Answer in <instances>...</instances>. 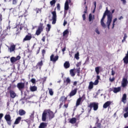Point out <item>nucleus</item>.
<instances>
[{"label":"nucleus","instance_id":"nucleus-49","mask_svg":"<svg viewBox=\"0 0 128 128\" xmlns=\"http://www.w3.org/2000/svg\"><path fill=\"white\" fill-rule=\"evenodd\" d=\"M63 108H68V103L64 104Z\"/></svg>","mask_w":128,"mask_h":128},{"label":"nucleus","instance_id":"nucleus-1","mask_svg":"<svg viewBox=\"0 0 128 128\" xmlns=\"http://www.w3.org/2000/svg\"><path fill=\"white\" fill-rule=\"evenodd\" d=\"M48 116L50 120H52L54 118V114L50 110H45L43 112L42 116V122H46V118Z\"/></svg>","mask_w":128,"mask_h":128},{"label":"nucleus","instance_id":"nucleus-6","mask_svg":"<svg viewBox=\"0 0 128 128\" xmlns=\"http://www.w3.org/2000/svg\"><path fill=\"white\" fill-rule=\"evenodd\" d=\"M44 24L42 23H40V25L38 26V28H37L35 34L36 36H40L42 32H44Z\"/></svg>","mask_w":128,"mask_h":128},{"label":"nucleus","instance_id":"nucleus-53","mask_svg":"<svg viewBox=\"0 0 128 128\" xmlns=\"http://www.w3.org/2000/svg\"><path fill=\"white\" fill-rule=\"evenodd\" d=\"M84 14H86V12H88V6H86V8L84 9Z\"/></svg>","mask_w":128,"mask_h":128},{"label":"nucleus","instance_id":"nucleus-42","mask_svg":"<svg viewBox=\"0 0 128 128\" xmlns=\"http://www.w3.org/2000/svg\"><path fill=\"white\" fill-rule=\"evenodd\" d=\"M126 38H128V36H126V34H124L123 40H122V42H124L126 41Z\"/></svg>","mask_w":128,"mask_h":128},{"label":"nucleus","instance_id":"nucleus-31","mask_svg":"<svg viewBox=\"0 0 128 128\" xmlns=\"http://www.w3.org/2000/svg\"><path fill=\"white\" fill-rule=\"evenodd\" d=\"M80 102H82V98H78L76 102V104L75 107L76 108V106H78L80 104Z\"/></svg>","mask_w":128,"mask_h":128},{"label":"nucleus","instance_id":"nucleus-9","mask_svg":"<svg viewBox=\"0 0 128 128\" xmlns=\"http://www.w3.org/2000/svg\"><path fill=\"white\" fill-rule=\"evenodd\" d=\"M20 60V56H18L16 57L12 56L10 58V62L12 64H14L18 60Z\"/></svg>","mask_w":128,"mask_h":128},{"label":"nucleus","instance_id":"nucleus-32","mask_svg":"<svg viewBox=\"0 0 128 128\" xmlns=\"http://www.w3.org/2000/svg\"><path fill=\"white\" fill-rule=\"evenodd\" d=\"M94 84L92 82H90L88 87V90H92L94 88Z\"/></svg>","mask_w":128,"mask_h":128},{"label":"nucleus","instance_id":"nucleus-17","mask_svg":"<svg viewBox=\"0 0 128 128\" xmlns=\"http://www.w3.org/2000/svg\"><path fill=\"white\" fill-rule=\"evenodd\" d=\"M32 38V34L29 35H26L25 38L23 40V42H26V40H30Z\"/></svg>","mask_w":128,"mask_h":128},{"label":"nucleus","instance_id":"nucleus-62","mask_svg":"<svg viewBox=\"0 0 128 128\" xmlns=\"http://www.w3.org/2000/svg\"><path fill=\"white\" fill-rule=\"evenodd\" d=\"M40 47H39L38 50L36 51V54H40Z\"/></svg>","mask_w":128,"mask_h":128},{"label":"nucleus","instance_id":"nucleus-58","mask_svg":"<svg viewBox=\"0 0 128 128\" xmlns=\"http://www.w3.org/2000/svg\"><path fill=\"white\" fill-rule=\"evenodd\" d=\"M82 18H83V20H84L86 18V14H83L82 16Z\"/></svg>","mask_w":128,"mask_h":128},{"label":"nucleus","instance_id":"nucleus-63","mask_svg":"<svg viewBox=\"0 0 128 128\" xmlns=\"http://www.w3.org/2000/svg\"><path fill=\"white\" fill-rule=\"evenodd\" d=\"M62 104H64L62 102H61L60 105H59V108H62Z\"/></svg>","mask_w":128,"mask_h":128},{"label":"nucleus","instance_id":"nucleus-15","mask_svg":"<svg viewBox=\"0 0 128 128\" xmlns=\"http://www.w3.org/2000/svg\"><path fill=\"white\" fill-rule=\"evenodd\" d=\"M122 88H126L128 84V78H124L122 80Z\"/></svg>","mask_w":128,"mask_h":128},{"label":"nucleus","instance_id":"nucleus-19","mask_svg":"<svg viewBox=\"0 0 128 128\" xmlns=\"http://www.w3.org/2000/svg\"><path fill=\"white\" fill-rule=\"evenodd\" d=\"M112 104V102L110 101H107L106 102H105L103 105V108H108Z\"/></svg>","mask_w":128,"mask_h":128},{"label":"nucleus","instance_id":"nucleus-33","mask_svg":"<svg viewBox=\"0 0 128 128\" xmlns=\"http://www.w3.org/2000/svg\"><path fill=\"white\" fill-rule=\"evenodd\" d=\"M100 66H97V67L95 68V72H96V74H100Z\"/></svg>","mask_w":128,"mask_h":128},{"label":"nucleus","instance_id":"nucleus-8","mask_svg":"<svg viewBox=\"0 0 128 128\" xmlns=\"http://www.w3.org/2000/svg\"><path fill=\"white\" fill-rule=\"evenodd\" d=\"M4 119L6 122H7V124L8 126H10L12 124V117L10 114H6L5 115Z\"/></svg>","mask_w":128,"mask_h":128},{"label":"nucleus","instance_id":"nucleus-40","mask_svg":"<svg viewBox=\"0 0 128 128\" xmlns=\"http://www.w3.org/2000/svg\"><path fill=\"white\" fill-rule=\"evenodd\" d=\"M36 12V14H39L40 12H42V8H36V10H35Z\"/></svg>","mask_w":128,"mask_h":128},{"label":"nucleus","instance_id":"nucleus-57","mask_svg":"<svg viewBox=\"0 0 128 128\" xmlns=\"http://www.w3.org/2000/svg\"><path fill=\"white\" fill-rule=\"evenodd\" d=\"M42 40L44 42H46V36H44L42 39Z\"/></svg>","mask_w":128,"mask_h":128},{"label":"nucleus","instance_id":"nucleus-27","mask_svg":"<svg viewBox=\"0 0 128 128\" xmlns=\"http://www.w3.org/2000/svg\"><path fill=\"white\" fill-rule=\"evenodd\" d=\"M26 114V111L24 110H20L18 111V114H20V116H24V114Z\"/></svg>","mask_w":128,"mask_h":128},{"label":"nucleus","instance_id":"nucleus-36","mask_svg":"<svg viewBox=\"0 0 128 128\" xmlns=\"http://www.w3.org/2000/svg\"><path fill=\"white\" fill-rule=\"evenodd\" d=\"M66 86H68V84H70V79L68 78H67L66 80Z\"/></svg>","mask_w":128,"mask_h":128},{"label":"nucleus","instance_id":"nucleus-50","mask_svg":"<svg viewBox=\"0 0 128 128\" xmlns=\"http://www.w3.org/2000/svg\"><path fill=\"white\" fill-rule=\"evenodd\" d=\"M121 2H122V4L126 6V0H121Z\"/></svg>","mask_w":128,"mask_h":128},{"label":"nucleus","instance_id":"nucleus-52","mask_svg":"<svg viewBox=\"0 0 128 128\" xmlns=\"http://www.w3.org/2000/svg\"><path fill=\"white\" fill-rule=\"evenodd\" d=\"M31 82L32 84H36V79L32 78L31 79Z\"/></svg>","mask_w":128,"mask_h":128},{"label":"nucleus","instance_id":"nucleus-44","mask_svg":"<svg viewBox=\"0 0 128 128\" xmlns=\"http://www.w3.org/2000/svg\"><path fill=\"white\" fill-rule=\"evenodd\" d=\"M118 20V18H115L114 20H113V23H112V28H114V23L116 22V21Z\"/></svg>","mask_w":128,"mask_h":128},{"label":"nucleus","instance_id":"nucleus-12","mask_svg":"<svg viewBox=\"0 0 128 128\" xmlns=\"http://www.w3.org/2000/svg\"><path fill=\"white\" fill-rule=\"evenodd\" d=\"M106 15L104 14L102 18L100 20V24L102 28H106V24H104V18H106Z\"/></svg>","mask_w":128,"mask_h":128},{"label":"nucleus","instance_id":"nucleus-41","mask_svg":"<svg viewBox=\"0 0 128 128\" xmlns=\"http://www.w3.org/2000/svg\"><path fill=\"white\" fill-rule=\"evenodd\" d=\"M48 90H49V94H50V96H54V91H52V89L48 88Z\"/></svg>","mask_w":128,"mask_h":128},{"label":"nucleus","instance_id":"nucleus-13","mask_svg":"<svg viewBox=\"0 0 128 128\" xmlns=\"http://www.w3.org/2000/svg\"><path fill=\"white\" fill-rule=\"evenodd\" d=\"M76 92H78L77 88H75L74 90H72L69 94V97L72 98V96H76Z\"/></svg>","mask_w":128,"mask_h":128},{"label":"nucleus","instance_id":"nucleus-22","mask_svg":"<svg viewBox=\"0 0 128 128\" xmlns=\"http://www.w3.org/2000/svg\"><path fill=\"white\" fill-rule=\"evenodd\" d=\"M22 120V117L18 116V117L14 122V124H18L20 122V121Z\"/></svg>","mask_w":128,"mask_h":128},{"label":"nucleus","instance_id":"nucleus-56","mask_svg":"<svg viewBox=\"0 0 128 128\" xmlns=\"http://www.w3.org/2000/svg\"><path fill=\"white\" fill-rule=\"evenodd\" d=\"M69 96H67L66 97L64 96V102H66V100H68V97Z\"/></svg>","mask_w":128,"mask_h":128},{"label":"nucleus","instance_id":"nucleus-61","mask_svg":"<svg viewBox=\"0 0 128 128\" xmlns=\"http://www.w3.org/2000/svg\"><path fill=\"white\" fill-rule=\"evenodd\" d=\"M66 24H68V22L66 21V20H64L63 25L64 26H66Z\"/></svg>","mask_w":128,"mask_h":128},{"label":"nucleus","instance_id":"nucleus-47","mask_svg":"<svg viewBox=\"0 0 128 128\" xmlns=\"http://www.w3.org/2000/svg\"><path fill=\"white\" fill-rule=\"evenodd\" d=\"M79 98H81V100H86V95L84 94L82 97H80Z\"/></svg>","mask_w":128,"mask_h":128},{"label":"nucleus","instance_id":"nucleus-35","mask_svg":"<svg viewBox=\"0 0 128 128\" xmlns=\"http://www.w3.org/2000/svg\"><path fill=\"white\" fill-rule=\"evenodd\" d=\"M124 62L125 64H128V58L125 57L123 58Z\"/></svg>","mask_w":128,"mask_h":128},{"label":"nucleus","instance_id":"nucleus-14","mask_svg":"<svg viewBox=\"0 0 128 128\" xmlns=\"http://www.w3.org/2000/svg\"><path fill=\"white\" fill-rule=\"evenodd\" d=\"M17 88L19 90H22L24 88H25L24 83L23 82H19L17 84Z\"/></svg>","mask_w":128,"mask_h":128},{"label":"nucleus","instance_id":"nucleus-38","mask_svg":"<svg viewBox=\"0 0 128 128\" xmlns=\"http://www.w3.org/2000/svg\"><path fill=\"white\" fill-rule=\"evenodd\" d=\"M51 28L52 27L50 26V24H47V28H46V30L48 32H50V30Z\"/></svg>","mask_w":128,"mask_h":128},{"label":"nucleus","instance_id":"nucleus-37","mask_svg":"<svg viewBox=\"0 0 128 128\" xmlns=\"http://www.w3.org/2000/svg\"><path fill=\"white\" fill-rule=\"evenodd\" d=\"M74 58H76V60H80V53L78 52L75 54Z\"/></svg>","mask_w":128,"mask_h":128},{"label":"nucleus","instance_id":"nucleus-59","mask_svg":"<svg viewBox=\"0 0 128 128\" xmlns=\"http://www.w3.org/2000/svg\"><path fill=\"white\" fill-rule=\"evenodd\" d=\"M4 117V114L2 113L0 114V120H2Z\"/></svg>","mask_w":128,"mask_h":128},{"label":"nucleus","instance_id":"nucleus-28","mask_svg":"<svg viewBox=\"0 0 128 128\" xmlns=\"http://www.w3.org/2000/svg\"><path fill=\"white\" fill-rule=\"evenodd\" d=\"M30 92H36V90H38V87L36 86H30Z\"/></svg>","mask_w":128,"mask_h":128},{"label":"nucleus","instance_id":"nucleus-5","mask_svg":"<svg viewBox=\"0 0 128 128\" xmlns=\"http://www.w3.org/2000/svg\"><path fill=\"white\" fill-rule=\"evenodd\" d=\"M88 108H90L89 112H90L92 110V108L94 110H98V103L94 102H91L88 105Z\"/></svg>","mask_w":128,"mask_h":128},{"label":"nucleus","instance_id":"nucleus-21","mask_svg":"<svg viewBox=\"0 0 128 128\" xmlns=\"http://www.w3.org/2000/svg\"><path fill=\"white\" fill-rule=\"evenodd\" d=\"M48 126V124L42 122L40 124L38 128H46Z\"/></svg>","mask_w":128,"mask_h":128},{"label":"nucleus","instance_id":"nucleus-64","mask_svg":"<svg viewBox=\"0 0 128 128\" xmlns=\"http://www.w3.org/2000/svg\"><path fill=\"white\" fill-rule=\"evenodd\" d=\"M96 80H100V76L98 75H97Z\"/></svg>","mask_w":128,"mask_h":128},{"label":"nucleus","instance_id":"nucleus-26","mask_svg":"<svg viewBox=\"0 0 128 128\" xmlns=\"http://www.w3.org/2000/svg\"><path fill=\"white\" fill-rule=\"evenodd\" d=\"M120 90H121L120 87L114 88L113 90V92H114V94H116L120 92Z\"/></svg>","mask_w":128,"mask_h":128},{"label":"nucleus","instance_id":"nucleus-43","mask_svg":"<svg viewBox=\"0 0 128 128\" xmlns=\"http://www.w3.org/2000/svg\"><path fill=\"white\" fill-rule=\"evenodd\" d=\"M60 102H64V96H62L60 98Z\"/></svg>","mask_w":128,"mask_h":128},{"label":"nucleus","instance_id":"nucleus-24","mask_svg":"<svg viewBox=\"0 0 128 128\" xmlns=\"http://www.w3.org/2000/svg\"><path fill=\"white\" fill-rule=\"evenodd\" d=\"M64 68H68L70 66V62L66 61L64 64Z\"/></svg>","mask_w":128,"mask_h":128},{"label":"nucleus","instance_id":"nucleus-18","mask_svg":"<svg viewBox=\"0 0 128 128\" xmlns=\"http://www.w3.org/2000/svg\"><path fill=\"white\" fill-rule=\"evenodd\" d=\"M70 8V6H68V2L66 1L64 4V15L66 14L67 12H66V10H68Z\"/></svg>","mask_w":128,"mask_h":128},{"label":"nucleus","instance_id":"nucleus-45","mask_svg":"<svg viewBox=\"0 0 128 128\" xmlns=\"http://www.w3.org/2000/svg\"><path fill=\"white\" fill-rule=\"evenodd\" d=\"M98 82L99 81L98 80H96L93 84L94 86H98Z\"/></svg>","mask_w":128,"mask_h":128},{"label":"nucleus","instance_id":"nucleus-34","mask_svg":"<svg viewBox=\"0 0 128 128\" xmlns=\"http://www.w3.org/2000/svg\"><path fill=\"white\" fill-rule=\"evenodd\" d=\"M56 0H52L50 2V5L51 6H56Z\"/></svg>","mask_w":128,"mask_h":128},{"label":"nucleus","instance_id":"nucleus-11","mask_svg":"<svg viewBox=\"0 0 128 128\" xmlns=\"http://www.w3.org/2000/svg\"><path fill=\"white\" fill-rule=\"evenodd\" d=\"M58 60V56H54V54H52L50 56V62H56Z\"/></svg>","mask_w":128,"mask_h":128},{"label":"nucleus","instance_id":"nucleus-25","mask_svg":"<svg viewBox=\"0 0 128 128\" xmlns=\"http://www.w3.org/2000/svg\"><path fill=\"white\" fill-rule=\"evenodd\" d=\"M69 122L70 124H76V118H72L70 120Z\"/></svg>","mask_w":128,"mask_h":128},{"label":"nucleus","instance_id":"nucleus-46","mask_svg":"<svg viewBox=\"0 0 128 128\" xmlns=\"http://www.w3.org/2000/svg\"><path fill=\"white\" fill-rule=\"evenodd\" d=\"M20 34V29L18 28L16 30V36H18V34Z\"/></svg>","mask_w":128,"mask_h":128},{"label":"nucleus","instance_id":"nucleus-51","mask_svg":"<svg viewBox=\"0 0 128 128\" xmlns=\"http://www.w3.org/2000/svg\"><path fill=\"white\" fill-rule=\"evenodd\" d=\"M96 32L98 34H100V31L98 30V28H96L95 30Z\"/></svg>","mask_w":128,"mask_h":128},{"label":"nucleus","instance_id":"nucleus-48","mask_svg":"<svg viewBox=\"0 0 128 128\" xmlns=\"http://www.w3.org/2000/svg\"><path fill=\"white\" fill-rule=\"evenodd\" d=\"M114 80H116V78H114V77H113L112 78H109V80L110 82H114Z\"/></svg>","mask_w":128,"mask_h":128},{"label":"nucleus","instance_id":"nucleus-55","mask_svg":"<svg viewBox=\"0 0 128 128\" xmlns=\"http://www.w3.org/2000/svg\"><path fill=\"white\" fill-rule=\"evenodd\" d=\"M66 47L64 46V47L62 50L63 54H64V52H66Z\"/></svg>","mask_w":128,"mask_h":128},{"label":"nucleus","instance_id":"nucleus-7","mask_svg":"<svg viewBox=\"0 0 128 128\" xmlns=\"http://www.w3.org/2000/svg\"><path fill=\"white\" fill-rule=\"evenodd\" d=\"M8 90L9 92L10 96L12 98H14L16 96V92H14V90H12V86H10L8 87Z\"/></svg>","mask_w":128,"mask_h":128},{"label":"nucleus","instance_id":"nucleus-4","mask_svg":"<svg viewBox=\"0 0 128 128\" xmlns=\"http://www.w3.org/2000/svg\"><path fill=\"white\" fill-rule=\"evenodd\" d=\"M80 64L78 63L76 64V68H74V69H71L70 70V74L71 76H76V72H74V70H76V72H77V76H80Z\"/></svg>","mask_w":128,"mask_h":128},{"label":"nucleus","instance_id":"nucleus-20","mask_svg":"<svg viewBox=\"0 0 128 128\" xmlns=\"http://www.w3.org/2000/svg\"><path fill=\"white\" fill-rule=\"evenodd\" d=\"M68 34H70V32L68 31V29H66L62 33L63 37L68 38Z\"/></svg>","mask_w":128,"mask_h":128},{"label":"nucleus","instance_id":"nucleus-54","mask_svg":"<svg viewBox=\"0 0 128 128\" xmlns=\"http://www.w3.org/2000/svg\"><path fill=\"white\" fill-rule=\"evenodd\" d=\"M111 72L112 76H114V74H116V72L114 70V69H112Z\"/></svg>","mask_w":128,"mask_h":128},{"label":"nucleus","instance_id":"nucleus-39","mask_svg":"<svg viewBox=\"0 0 128 128\" xmlns=\"http://www.w3.org/2000/svg\"><path fill=\"white\" fill-rule=\"evenodd\" d=\"M96 128H102V123H96L95 124Z\"/></svg>","mask_w":128,"mask_h":128},{"label":"nucleus","instance_id":"nucleus-2","mask_svg":"<svg viewBox=\"0 0 128 128\" xmlns=\"http://www.w3.org/2000/svg\"><path fill=\"white\" fill-rule=\"evenodd\" d=\"M56 8H55L54 9V11L52 12V24H56V11L57 10L60 11V3L57 4H56Z\"/></svg>","mask_w":128,"mask_h":128},{"label":"nucleus","instance_id":"nucleus-10","mask_svg":"<svg viewBox=\"0 0 128 128\" xmlns=\"http://www.w3.org/2000/svg\"><path fill=\"white\" fill-rule=\"evenodd\" d=\"M42 66H44V62L42 61V60L41 61L38 62L36 66H34V68H36V70H42Z\"/></svg>","mask_w":128,"mask_h":128},{"label":"nucleus","instance_id":"nucleus-3","mask_svg":"<svg viewBox=\"0 0 128 128\" xmlns=\"http://www.w3.org/2000/svg\"><path fill=\"white\" fill-rule=\"evenodd\" d=\"M104 14L108 16L106 24L108 26V28L110 30V24H112V15L110 14V11L108 10V8H106V10L104 12Z\"/></svg>","mask_w":128,"mask_h":128},{"label":"nucleus","instance_id":"nucleus-30","mask_svg":"<svg viewBox=\"0 0 128 128\" xmlns=\"http://www.w3.org/2000/svg\"><path fill=\"white\" fill-rule=\"evenodd\" d=\"M94 20V15L92 14H89L88 16V20L89 22H92Z\"/></svg>","mask_w":128,"mask_h":128},{"label":"nucleus","instance_id":"nucleus-16","mask_svg":"<svg viewBox=\"0 0 128 128\" xmlns=\"http://www.w3.org/2000/svg\"><path fill=\"white\" fill-rule=\"evenodd\" d=\"M123 112H125L124 114V118H128V106H126L123 109Z\"/></svg>","mask_w":128,"mask_h":128},{"label":"nucleus","instance_id":"nucleus-29","mask_svg":"<svg viewBox=\"0 0 128 128\" xmlns=\"http://www.w3.org/2000/svg\"><path fill=\"white\" fill-rule=\"evenodd\" d=\"M10 52H14L16 50V45H11L10 48H9Z\"/></svg>","mask_w":128,"mask_h":128},{"label":"nucleus","instance_id":"nucleus-23","mask_svg":"<svg viewBox=\"0 0 128 128\" xmlns=\"http://www.w3.org/2000/svg\"><path fill=\"white\" fill-rule=\"evenodd\" d=\"M122 102L124 104H126V94H123L122 99Z\"/></svg>","mask_w":128,"mask_h":128},{"label":"nucleus","instance_id":"nucleus-60","mask_svg":"<svg viewBox=\"0 0 128 128\" xmlns=\"http://www.w3.org/2000/svg\"><path fill=\"white\" fill-rule=\"evenodd\" d=\"M76 84H78V82L76 81L74 82L73 83V86H76Z\"/></svg>","mask_w":128,"mask_h":128}]
</instances>
